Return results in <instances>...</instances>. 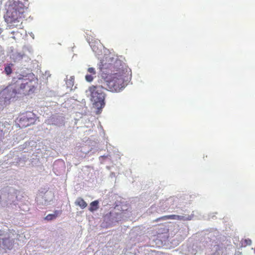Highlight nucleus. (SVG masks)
I'll return each mask as SVG.
<instances>
[{
    "mask_svg": "<svg viewBox=\"0 0 255 255\" xmlns=\"http://www.w3.org/2000/svg\"><path fill=\"white\" fill-rule=\"evenodd\" d=\"M43 195L44 200L46 201L47 205L50 204L54 198L53 193L51 191H46Z\"/></svg>",
    "mask_w": 255,
    "mask_h": 255,
    "instance_id": "11",
    "label": "nucleus"
},
{
    "mask_svg": "<svg viewBox=\"0 0 255 255\" xmlns=\"http://www.w3.org/2000/svg\"><path fill=\"white\" fill-rule=\"evenodd\" d=\"M13 66V64L12 63L5 64L4 72L7 76H9L12 73Z\"/></svg>",
    "mask_w": 255,
    "mask_h": 255,
    "instance_id": "14",
    "label": "nucleus"
},
{
    "mask_svg": "<svg viewBox=\"0 0 255 255\" xmlns=\"http://www.w3.org/2000/svg\"><path fill=\"white\" fill-rule=\"evenodd\" d=\"M37 82V79L32 73L26 75L16 74L12 78L11 84L0 91V105L8 104L17 94L26 95L32 93Z\"/></svg>",
    "mask_w": 255,
    "mask_h": 255,
    "instance_id": "2",
    "label": "nucleus"
},
{
    "mask_svg": "<svg viewBox=\"0 0 255 255\" xmlns=\"http://www.w3.org/2000/svg\"><path fill=\"white\" fill-rule=\"evenodd\" d=\"M18 236L17 231L13 229H0V251L11 250Z\"/></svg>",
    "mask_w": 255,
    "mask_h": 255,
    "instance_id": "4",
    "label": "nucleus"
},
{
    "mask_svg": "<svg viewBox=\"0 0 255 255\" xmlns=\"http://www.w3.org/2000/svg\"><path fill=\"white\" fill-rule=\"evenodd\" d=\"M59 214V211H56L54 212L53 214H48L47 216H46L45 218V219L47 221H51L55 219L58 216V215Z\"/></svg>",
    "mask_w": 255,
    "mask_h": 255,
    "instance_id": "15",
    "label": "nucleus"
},
{
    "mask_svg": "<svg viewBox=\"0 0 255 255\" xmlns=\"http://www.w3.org/2000/svg\"><path fill=\"white\" fill-rule=\"evenodd\" d=\"M103 72H106V73H108V72H108V71H103Z\"/></svg>",
    "mask_w": 255,
    "mask_h": 255,
    "instance_id": "27",
    "label": "nucleus"
},
{
    "mask_svg": "<svg viewBox=\"0 0 255 255\" xmlns=\"http://www.w3.org/2000/svg\"><path fill=\"white\" fill-rule=\"evenodd\" d=\"M98 204L99 202L97 200H95L94 201L90 203V207L89 208V210L91 212H93L97 210L98 209Z\"/></svg>",
    "mask_w": 255,
    "mask_h": 255,
    "instance_id": "17",
    "label": "nucleus"
},
{
    "mask_svg": "<svg viewBox=\"0 0 255 255\" xmlns=\"http://www.w3.org/2000/svg\"><path fill=\"white\" fill-rule=\"evenodd\" d=\"M6 12L4 15V18L9 29L18 27L20 31H23L21 28V15L24 12V6L22 2L18 0H9L6 4ZM11 33L13 34L11 38L17 39L21 37V31L17 29L12 30Z\"/></svg>",
    "mask_w": 255,
    "mask_h": 255,
    "instance_id": "3",
    "label": "nucleus"
},
{
    "mask_svg": "<svg viewBox=\"0 0 255 255\" xmlns=\"http://www.w3.org/2000/svg\"><path fill=\"white\" fill-rule=\"evenodd\" d=\"M29 34L32 38V39L34 38V35L32 32L29 33Z\"/></svg>",
    "mask_w": 255,
    "mask_h": 255,
    "instance_id": "24",
    "label": "nucleus"
},
{
    "mask_svg": "<svg viewBox=\"0 0 255 255\" xmlns=\"http://www.w3.org/2000/svg\"><path fill=\"white\" fill-rule=\"evenodd\" d=\"M45 76H47V78L49 77H50L51 76V74H50V72L49 71H46L45 72Z\"/></svg>",
    "mask_w": 255,
    "mask_h": 255,
    "instance_id": "23",
    "label": "nucleus"
},
{
    "mask_svg": "<svg viewBox=\"0 0 255 255\" xmlns=\"http://www.w3.org/2000/svg\"><path fill=\"white\" fill-rule=\"evenodd\" d=\"M241 253L239 252H236L235 255H240Z\"/></svg>",
    "mask_w": 255,
    "mask_h": 255,
    "instance_id": "26",
    "label": "nucleus"
},
{
    "mask_svg": "<svg viewBox=\"0 0 255 255\" xmlns=\"http://www.w3.org/2000/svg\"><path fill=\"white\" fill-rule=\"evenodd\" d=\"M126 67L123 64L121 60L118 59L117 56L112 54L105 55L104 58L101 61L99 69L103 71L105 69H110L111 72H115L116 70H121L122 67Z\"/></svg>",
    "mask_w": 255,
    "mask_h": 255,
    "instance_id": "5",
    "label": "nucleus"
},
{
    "mask_svg": "<svg viewBox=\"0 0 255 255\" xmlns=\"http://www.w3.org/2000/svg\"><path fill=\"white\" fill-rule=\"evenodd\" d=\"M192 217L189 215H166L163 216L161 217H159L156 219L155 221L158 222L159 221H165L167 220H191Z\"/></svg>",
    "mask_w": 255,
    "mask_h": 255,
    "instance_id": "9",
    "label": "nucleus"
},
{
    "mask_svg": "<svg viewBox=\"0 0 255 255\" xmlns=\"http://www.w3.org/2000/svg\"><path fill=\"white\" fill-rule=\"evenodd\" d=\"M16 197L15 190L12 187H7L0 192V202L2 206L8 204H15Z\"/></svg>",
    "mask_w": 255,
    "mask_h": 255,
    "instance_id": "6",
    "label": "nucleus"
},
{
    "mask_svg": "<svg viewBox=\"0 0 255 255\" xmlns=\"http://www.w3.org/2000/svg\"><path fill=\"white\" fill-rule=\"evenodd\" d=\"M75 203L77 206L80 207L81 209H84L87 206L86 202L81 197L78 198Z\"/></svg>",
    "mask_w": 255,
    "mask_h": 255,
    "instance_id": "13",
    "label": "nucleus"
},
{
    "mask_svg": "<svg viewBox=\"0 0 255 255\" xmlns=\"http://www.w3.org/2000/svg\"><path fill=\"white\" fill-rule=\"evenodd\" d=\"M4 53L3 50L0 51V60H1L4 57Z\"/></svg>",
    "mask_w": 255,
    "mask_h": 255,
    "instance_id": "22",
    "label": "nucleus"
},
{
    "mask_svg": "<svg viewBox=\"0 0 255 255\" xmlns=\"http://www.w3.org/2000/svg\"><path fill=\"white\" fill-rule=\"evenodd\" d=\"M36 201L38 204L47 206L46 201L44 200L43 194H39L36 198Z\"/></svg>",
    "mask_w": 255,
    "mask_h": 255,
    "instance_id": "16",
    "label": "nucleus"
},
{
    "mask_svg": "<svg viewBox=\"0 0 255 255\" xmlns=\"http://www.w3.org/2000/svg\"><path fill=\"white\" fill-rule=\"evenodd\" d=\"M172 201V199L171 198H169L166 201L164 202L165 207L163 208V210H167L168 209V205L169 203H171Z\"/></svg>",
    "mask_w": 255,
    "mask_h": 255,
    "instance_id": "19",
    "label": "nucleus"
},
{
    "mask_svg": "<svg viewBox=\"0 0 255 255\" xmlns=\"http://www.w3.org/2000/svg\"><path fill=\"white\" fill-rule=\"evenodd\" d=\"M17 56L18 57L17 58H19L18 60H19L21 58H22V55L20 53H18Z\"/></svg>",
    "mask_w": 255,
    "mask_h": 255,
    "instance_id": "25",
    "label": "nucleus"
},
{
    "mask_svg": "<svg viewBox=\"0 0 255 255\" xmlns=\"http://www.w3.org/2000/svg\"><path fill=\"white\" fill-rule=\"evenodd\" d=\"M123 214V212L118 213L115 212H110L109 214H107L104 217V221L107 222H109L110 225L114 224L115 223L118 222L122 220Z\"/></svg>",
    "mask_w": 255,
    "mask_h": 255,
    "instance_id": "8",
    "label": "nucleus"
},
{
    "mask_svg": "<svg viewBox=\"0 0 255 255\" xmlns=\"http://www.w3.org/2000/svg\"><path fill=\"white\" fill-rule=\"evenodd\" d=\"M36 121V116L31 112L21 115L19 117L18 125L21 128H25L34 124Z\"/></svg>",
    "mask_w": 255,
    "mask_h": 255,
    "instance_id": "7",
    "label": "nucleus"
},
{
    "mask_svg": "<svg viewBox=\"0 0 255 255\" xmlns=\"http://www.w3.org/2000/svg\"><path fill=\"white\" fill-rule=\"evenodd\" d=\"M53 122H54V123H53V124H54L55 125H56L57 126H60L63 125V121H62V120H61L60 121H59L58 122H55L54 120Z\"/></svg>",
    "mask_w": 255,
    "mask_h": 255,
    "instance_id": "20",
    "label": "nucleus"
},
{
    "mask_svg": "<svg viewBox=\"0 0 255 255\" xmlns=\"http://www.w3.org/2000/svg\"><path fill=\"white\" fill-rule=\"evenodd\" d=\"M111 74L106 78H102L96 85H93L86 90L85 93L93 103L98 112L105 106V94L102 91L105 89L112 92H119L127 85L130 71L127 67H122L121 70Z\"/></svg>",
    "mask_w": 255,
    "mask_h": 255,
    "instance_id": "1",
    "label": "nucleus"
},
{
    "mask_svg": "<svg viewBox=\"0 0 255 255\" xmlns=\"http://www.w3.org/2000/svg\"><path fill=\"white\" fill-rule=\"evenodd\" d=\"M88 74L85 76V79L88 82H91L96 76V71L94 68L89 67L87 69Z\"/></svg>",
    "mask_w": 255,
    "mask_h": 255,
    "instance_id": "10",
    "label": "nucleus"
},
{
    "mask_svg": "<svg viewBox=\"0 0 255 255\" xmlns=\"http://www.w3.org/2000/svg\"><path fill=\"white\" fill-rule=\"evenodd\" d=\"M74 79L72 76L70 77L68 80L67 79V76H66V84L68 88H72L74 85Z\"/></svg>",
    "mask_w": 255,
    "mask_h": 255,
    "instance_id": "18",
    "label": "nucleus"
},
{
    "mask_svg": "<svg viewBox=\"0 0 255 255\" xmlns=\"http://www.w3.org/2000/svg\"><path fill=\"white\" fill-rule=\"evenodd\" d=\"M245 246L246 245H251L252 244V241L250 239H246L244 241Z\"/></svg>",
    "mask_w": 255,
    "mask_h": 255,
    "instance_id": "21",
    "label": "nucleus"
},
{
    "mask_svg": "<svg viewBox=\"0 0 255 255\" xmlns=\"http://www.w3.org/2000/svg\"><path fill=\"white\" fill-rule=\"evenodd\" d=\"M89 44H90L93 51L96 54L100 55V53L101 51L98 50H99V46L98 45H99L100 47H101V44L98 42H96V43L95 42H90Z\"/></svg>",
    "mask_w": 255,
    "mask_h": 255,
    "instance_id": "12",
    "label": "nucleus"
}]
</instances>
